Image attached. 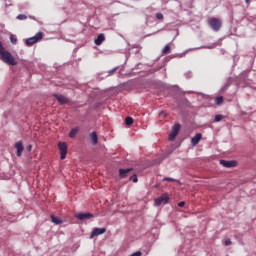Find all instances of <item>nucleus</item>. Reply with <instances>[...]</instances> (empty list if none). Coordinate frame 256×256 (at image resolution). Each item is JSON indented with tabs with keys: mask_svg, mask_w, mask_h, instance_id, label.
Instances as JSON below:
<instances>
[{
	"mask_svg": "<svg viewBox=\"0 0 256 256\" xmlns=\"http://www.w3.org/2000/svg\"><path fill=\"white\" fill-rule=\"evenodd\" d=\"M0 61H2V63H6L7 65H12V66L17 65V60H15V57H13V54H11V52L5 49V47L3 46V42L1 41H0Z\"/></svg>",
	"mask_w": 256,
	"mask_h": 256,
	"instance_id": "1",
	"label": "nucleus"
},
{
	"mask_svg": "<svg viewBox=\"0 0 256 256\" xmlns=\"http://www.w3.org/2000/svg\"><path fill=\"white\" fill-rule=\"evenodd\" d=\"M208 25L212 31L215 33L221 31V27L223 26V22L219 18L211 17L208 19Z\"/></svg>",
	"mask_w": 256,
	"mask_h": 256,
	"instance_id": "2",
	"label": "nucleus"
},
{
	"mask_svg": "<svg viewBox=\"0 0 256 256\" xmlns=\"http://www.w3.org/2000/svg\"><path fill=\"white\" fill-rule=\"evenodd\" d=\"M43 39V32H37L35 36L27 38L25 40V45L27 47H33L35 43H38V41H41Z\"/></svg>",
	"mask_w": 256,
	"mask_h": 256,
	"instance_id": "3",
	"label": "nucleus"
},
{
	"mask_svg": "<svg viewBox=\"0 0 256 256\" xmlns=\"http://www.w3.org/2000/svg\"><path fill=\"white\" fill-rule=\"evenodd\" d=\"M169 203V194L163 193L160 197L154 200V206L159 207L160 205H167Z\"/></svg>",
	"mask_w": 256,
	"mask_h": 256,
	"instance_id": "4",
	"label": "nucleus"
},
{
	"mask_svg": "<svg viewBox=\"0 0 256 256\" xmlns=\"http://www.w3.org/2000/svg\"><path fill=\"white\" fill-rule=\"evenodd\" d=\"M179 131H181V124H175L172 129L171 132L169 134V141H175V137H177V135H179Z\"/></svg>",
	"mask_w": 256,
	"mask_h": 256,
	"instance_id": "5",
	"label": "nucleus"
},
{
	"mask_svg": "<svg viewBox=\"0 0 256 256\" xmlns=\"http://www.w3.org/2000/svg\"><path fill=\"white\" fill-rule=\"evenodd\" d=\"M214 48L215 46H200L197 48H189L182 53L176 54L175 57H180V58L185 57V55H187L189 51H197V49H214Z\"/></svg>",
	"mask_w": 256,
	"mask_h": 256,
	"instance_id": "6",
	"label": "nucleus"
},
{
	"mask_svg": "<svg viewBox=\"0 0 256 256\" xmlns=\"http://www.w3.org/2000/svg\"><path fill=\"white\" fill-rule=\"evenodd\" d=\"M60 159L63 161L67 157V142H59Z\"/></svg>",
	"mask_w": 256,
	"mask_h": 256,
	"instance_id": "7",
	"label": "nucleus"
},
{
	"mask_svg": "<svg viewBox=\"0 0 256 256\" xmlns=\"http://www.w3.org/2000/svg\"><path fill=\"white\" fill-rule=\"evenodd\" d=\"M52 96L55 97L56 101H58L60 105H67V103L70 102L69 98L65 97L63 94L54 93Z\"/></svg>",
	"mask_w": 256,
	"mask_h": 256,
	"instance_id": "8",
	"label": "nucleus"
},
{
	"mask_svg": "<svg viewBox=\"0 0 256 256\" xmlns=\"http://www.w3.org/2000/svg\"><path fill=\"white\" fill-rule=\"evenodd\" d=\"M220 165L222 167H226V169H231L233 167H237V160H220Z\"/></svg>",
	"mask_w": 256,
	"mask_h": 256,
	"instance_id": "9",
	"label": "nucleus"
},
{
	"mask_svg": "<svg viewBox=\"0 0 256 256\" xmlns=\"http://www.w3.org/2000/svg\"><path fill=\"white\" fill-rule=\"evenodd\" d=\"M75 217L76 219H79V221H87L88 219H93L94 215L93 213L84 212V213H77Z\"/></svg>",
	"mask_w": 256,
	"mask_h": 256,
	"instance_id": "10",
	"label": "nucleus"
},
{
	"mask_svg": "<svg viewBox=\"0 0 256 256\" xmlns=\"http://www.w3.org/2000/svg\"><path fill=\"white\" fill-rule=\"evenodd\" d=\"M106 232V228H94L91 232L90 239H93L94 237H99V235H103Z\"/></svg>",
	"mask_w": 256,
	"mask_h": 256,
	"instance_id": "11",
	"label": "nucleus"
},
{
	"mask_svg": "<svg viewBox=\"0 0 256 256\" xmlns=\"http://www.w3.org/2000/svg\"><path fill=\"white\" fill-rule=\"evenodd\" d=\"M203 138L202 133H196L192 138H191V145L192 147H195V145L199 144V141Z\"/></svg>",
	"mask_w": 256,
	"mask_h": 256,
	"instance_id": "12",
	"label": "nucleus"
},
{
	"mask_svg": "<svg viewBox=\"0 0 256 256\" xmlns=\"http://www.w3.org/2000/svg\"><path fill=\"white\" fill-rule=\"evenodd\" d=\"M131 171H133V168H126V169L120 168L119 169V178L120 179L127 178V175H129V173H131Z\"/></svg>",
	"mask_w": 256,
	"mask_h": 256,
	"instance_id": "13",
	"label": "nucleus"
},
{
	"mask_svg": "<svg viewBox=\"0 0 256 256\" xmlns=\"http://www.w3.org/2000/svg\"><path fill=\"white\" fill-rule=\"evenodd\" d=\"M15 148L17 149L16 155L17 157H21V155H23V142L18 141L15 143Z\"/></svg>",
	"mask_w": 256,
	"mask_h": 256,
	"instance_id": "14",
	"label": "nucleus"
},
{
	"mask_svg": "<svg viewBox=\"0 0 256 256\" xmlns=\"http://www.w3.org/2000/svg\"><path fill=\"white\" fill-rule=\"evenodd\" d=\"M103 41H105V34L100 33L97 38L94 40L95 45H102Z\"/></svg>",
	"mask_w": 256,
	"mask_h": 256,
	"instance_id": "15",
	"label": "nucleus"
},
{
	"mask_svg": "<svg viewBox=\"0 0 256 256\" xmlns=\"http://www.w3.org/2000/svg\"><path fill=\"white\" fill-rule=\"evenodd\" d=\"M90 139H91L92 145H96L97 143H99V138L97 137V132H92L90 134Z\"/></svg>",
	"mask_w": 256,
	"mask_h": 256,
	"instance_id": "16",
	"label": "nucleus"
},
{
	"mask_svg": "<svg viewBox=\"0 0 256 256\" xmlns=\"http://www.w3.org/2000/svg\"><path fill=\"white\" fill-rule=\"evenodd\" d=\"M51 221L54 223V225H61L63 223V220H61L59 217H56L55 215H51Z\"/></svg>",
	"mask_w": 256,
	"mask_h": 256,
	"instance_id": "17",
	"label": "nucleus"
},
{
	"mask_svg": "<svg viewBox=\"0 0 256 256\" xmlns=\"http://www.w3.org/2000/svg\"><path fill=\"white\" fill-rule=\"evenodd\" d=\"M77 133H79V129L73 128V129L70 131V133H69L70 139L75 138V137L77 136Z\"/></svg>",
	"mask_w": 256,
	"mask_h": 256,
	"instance_id": "18",
	"label": "nucleus"
},
{
	"mask_svg": "<svg viewBox=\"0 0 256 256\" xmlns=\"http://www.w3.org/2000/svg\"><path fill=\"white\" fill-rule=\"evenodd\" d=\"M170 51H171V46H169V44H166L162 49L163 55H167V53H169Z\"/></svg>",
	"mask_w": 256,
	"mask_h": 256,
	"instance_id": "19",
	"label": "nucleus"
},
{
	"mask_svg": "<svg viewBox=\"0 0 256 256\" xmlns=\"http://www.w3.org/2000/svg\"><path fill=\"white\" fill-rule=\"evenodd\" d=\"M10 42L12 43V45H17V36H15L14 34H11Z\"/></svg>",
	"mask_w": 256,
	"mask_h": 256,
	"instance_id": "20",
	"label": "nucleus"
},
{
	"mask_svg": "<svg viewBox=\"0 0 256 256\" xmlns=\"http://www.w3.org/2000/svg\"><path fill=\"white\" fill-rule=\"evenodd\" d=\"M215 103H216V105H221V104H223V96H217V97L215 98Z\"/></svg>",
	"mask_w": 256,
	"mask_h": 256,
	"instance_id": "21",
	"label": "nucleus"
},
{
	"mask_svg": "<svg viewBox=\"0 0 256 256\" xmlns=\"http://www.w3.org/2000/svg\"><path fill=\"white\" fill-rule=\"evenodd\" d=\"M222 120H223V115L218 114L214 118V123H219V121H222Z\"/></svg>",
	"mask_w": 256,
	"mask_h": 256,
	"instance_id": "22",
	"label": "nucleus"
},
{
	"mask_svg": "<svg viewBox=\"0 0 256 256\" xmlns=\"http://www.w3.org/2000/svg\"><path fill=\"white\" fill-rule=\"evenodd\" d=\"M16 19H19V21H25L27 19V15L25 14H19Z\"/></svg>",
	"mask_w": 256,
	"mask_h": 256,
	"instance_id": "23",
	"label": "nucleus"
},
{
	"mask_svg": "<svg viewBox=\"0 0 256 256\" xmlns=\"http://www.w3.org/2000/svg\"><path fill=\"white\" fill-rule=\"evenodd\" d=\"M125 123L129 126V125H133V118L131 117H126L125 119Z\"/></svg>",
	"mask_w": 256,
	"mask_h": 256,
	"instance_id": "24",
	"label": "nucleus"
},
{
	"mask_svg": "<svg viewBox=\"0 0 256 256\" xmlns=\"http://www.w3.org/2000/svg\"><path fill=\"white\" fill-rule=\"evenodd\" d=\"M231 85L230 82H226L222 87H221V90L222 91H227V89H229V86Z\"/></svg>",
	"mask_w": 256,
	"mask_h": 256,
	"instance_id": "25",
	"label": "nucleus"
},
{
	"mask_svg": "<svg viewBox=\"0 0 256 256\" xmlns=\"http://www.w3.org/2000/svg\"><path fill=\"white\" fill-rule=\"evenodd\" d=\"M130 181H133V183H137L139 179L137 178V174H134L130 177Z\"/></svg>",
	"mask_w": 256,
	"mask_h": 256,
	"instance_id": "26",
	"label": "nucleus"
},
{
	"mask_svg": "<svg viewBox=\"0 0 256 256\" xmlns=\"http://www.w3.org/2000/svg\"><path fill=\"white\" fill-rule=\"evenodd\" d=\"M184 76L186 77V79H191V77H193V72L192 71H188L184 74Z\"/></svg>",
	"mask_w": 256,
	"mask_h": 256,
	"instance_id": "27",
	"label": "nucleus"
},
{
	"mask_svg": "<svg viewBox=\"0 0 256 256\" xmlns=\"http://www.w3.org/2000/svg\"><path fill=\"white\" fill-rule=\"evenodd\" d=\"M156 19L163 20V13H156Z\"/></svg>",
	"mask_w": 256,
	"mask_h": 256,
	"instance_id": "28",
	"label": "nucleus"
},
{
	"mask_svg": "<svg viewBox=\"0 0 256 256\" xmlns=\"http://www.w3.org/2000/svg\"><path fill=\"white\" fill-rule=\"evenodd\" d=\"M164 181H177V183H179V180H176L175 178H171V177H165Z\"/></svg>",
	"mask_w": 256,
	"mask_h": 256,
	"instance_id": "29",
	"label": "nucleus"
},
{
	"mask_svg": "<svg viewBox=\"0 0 256 256\" xmlns=\"http://www.w3.org/2000/svg\"><path fill=\"white\" fill-rule=\"evenodd\" d=\"M231 239H226L225 241H224V245L226 246V247H229V245H231Z\"/></svg>",
	"mask_w": 256,
	"mask_h": 256,
	"instance_id": "30",
	"label": "nucleus"
},
{
	"mask_svg": "<svg viewBox=\"0 0 256 256\" xmlns=\"http://www.w3.org/2000/svg\"><path fill=\"white\" fill-rule=\"evenodd\" d=\"M117 69H119V67H115L111 70L108 71L109 75H113V73H115V71H117Z\"/></svg>",
	"mask_w": 256,
	"mask_h": 256,
	"instance_id": "31",
	"label": "nucleus"
},
{
	"mask_svg": "<svg viewBox=\"0 0 256 256\" xmlns=\"http://www.w3.org/2000/svg\"><path fill=\"white\" fill-rule=\"evenodd\" d=\"M159 116L165 118V117H167V112L161 111V112L159 113Z\"/></svg>",
	"mask_w": 256,
	"mask_h": 256,
	"instance_id": "32",
	"label": "nucleus"
},
{
	"mask_svg": "<svg viewBox=\"0 0 256 256\" xmlns=\"http://www.w3.org/2000/svg\"><path fill=\"white\" fill-rule=\"evenodd\" d=\"M27 151H31L33 149V146L31 144L26 146Z\"/></svg>",
	"mask_w": 256,
	"mask_h": 256,
	"instance_id": "33",
	"label": "nucleus"
},
{
	"mask_svg": "<svg viewBox=\"0 0 256 256\" xmlns=\"http://www.w3.org/2000/svg\"><path fill=\"white\" fill-rule=\"evenodd\" d=\"M178 207H185V202L184 201L179 202Z\"/></svg>",
	"mask_w": 256,
	"mask_h": 256,
	"instance_id": "34",
	"label": "nucleus"
},
{
	"mask_svg": "<svg viewBox=\"0 0 256 256\" xmlns=\"http://www.w3.org/2000/svg\"><path fill=\"white\" fill-rule=\"evenodd\" d=\"M161 69H162V66L154 68V72L161 71Z\"/></svg>",
	"mask_w": 256,
	"mask_h": 256,
	"instance_id": "35",
	"label": "nucleus"
},
{
	"mask_svg": "<svg viewBox=\"0 0 256 256\" xmlns=\"http://www.w3.org/2000/svg\"><path fill=\"white\" fill-rule=\"evenodd\" d=\"M187 93L192 94V93H195V91L190 90V91H187Z\"/></svg>",
	"mask_w": 256,
	"mask_h": 256,
	"instance_id": "36",
	"label": "nucleus"
},
{
	"mask_svg": "<svg viewBox=\"0 0 256 256\" xmlns=\"http://www.w3.org/2000/svg\"><path fill=\"white\" fill-rule=\"evenodd\" d=\"M185 103H189V100L187 98L184 99Z\"/></svg>",
	"mask_w": 256,
	"mask_h": 256,
	"instance_id": "37",
	"label": "nucleus"
},
{
	"mask_svg": "<svg viewBox=\"0 0 256 256\" xmlns=\"http://www.w3.org/2000/svg\"><path fill=\"white\" fill-rule=\"evenodd\" d=\"M245 3L249 4V0H245Z\"/></svg>",
	"mask_w": 256,
	"mask_h": 256,
	"instance_id": "38",
	"label": "nucleus"
},
{
	"mask_svg": "<svg viewBox=\"0 0 256 256\" xmlns=\"http://www.w3.org/2000/svg\"><path fill=\"white\" fill-rule=\"evenodd\" d=\"M136 67H139V64H137Z\"/></svg>",
	"mask_w": 256,
	"mask_h": 256,
	"instance_id": "39",
	"label": "nucleus"
},
{
	"mask_svg": "<svg viewBox=\"0 0 256 256\" xmlns=\"http://www.w3.org/2000/svg\"><path fill=\"white\" fill-rule=\"evenodd\" d=\"M8 5H11V4H8Z\"/></svg>",
	"mask_w": 256,
	"mask_h": 256,
	"instance_id": "40",
	"label": "nucleus"
}]
</instances>
